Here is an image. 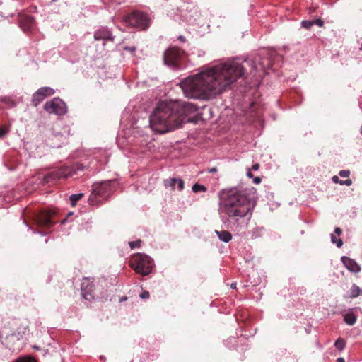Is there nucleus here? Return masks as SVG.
I'll list each match as a JSON object with an SVG mask.
<instances>
[{
  "label": "nucleus",
  "instance_id": "16",
  "mask_svg": "<svg viewBox=\"0 0 362 362\" xmlns=\"http://www.w3.org/2000/svg\"><path fill=\"white\" fill-rule=\"evenodd\" d=\"M163 184L165 187H170L173 190L175 189L176 185L177 188L180 192L184 189V182L180 178L166 179L163 181Z\"/></svg>",
  "mask_w": 362,
  "mask_h": 362
},
{
  "label": "nucleus",
  "instance_id": "40",
  "mask_svg": "<svg viewBox=\"0 0 362 362\" xmlns=\"http://www.w3.org/2000/svg\"><path fill=\"white\" fill-rule=\"evenodd\" d=\"M332 181L334 182V183H339L340 184V182H341L342 180H339V177L337 176H333L332 177Z\"/></svg>",
  "mask_w": 362,
  "mask_h": 362
},
{
  "label": "nucleus",
  "instance_id": "10",
  "mask_svg": "<svg viewBox=\"0 0 362 362\" xmlns=\"http://www.w3.org/2000/svg\"><path fill=\"white\" fill-rule=\"evenodd\" d=\"M184 54L185 52L178 47H170L164 52V63L168 66H173L176 65L178 60L181 59Z\"/></svg>",
  "mask_w": 362,
  "mask_h": 362
},
{
  "label": "nucleus",
  "instance_id": "7",
  "mask_svg": "<svg viewBox=\"0 0 362 362\" xmlns=\"http://www.w3.org/2000/svg\"><path fill=\"white\" fill-rule=\"evenodd\" d=\"M126 25L139 30H146L151 23L148 15L144 12L134 11L128 14L124 19Z\"/></svg>",
  "mask_w": 362,
  "mask_h": 362
},
{
  "label": "nucleus",
  "instance_id": "14",
  "mask_svg": "<svg viewBox=\"0 0 362 362\" xmlns=\"http://www.w3.org/2000/svg\"><path fill=\"white\" fill-rule=\"evenodd\" d=\"M81 294L83 298L87 300L93 299L95 296L94 284L88 279H85L81 283Z\"/></svg>",
  "mask_w": 362,
  "mask_h": 362
},
{
  "label": "nucleus",
  "instance_id": "9",
  "mask_svg": "<svg viewBox=\"0 0 362 362\" xmlns=\"http://www.w3.org/2000/svg\"><path fill=\"white\" fill-rule=\"evenodd\" d=\"M177 104L175 113L180 118H183L184 122H187V117L197 111V107L192 103L187 102L174 101Z\"/></svg>",
  "mask_w": 362,
  "mask_h": 362
},
{
  "label": "nucleus",
  "instance_id": "2",
  "mask_svg": "<svg viewBox=\"0 0 362 362\" xmlns=\"http://www.w3.org/2000/svg\"><path fill=\"white\" fill-rule=\"evenodd\" d=\"M221 209L227 215L228 228L235 232L245 229L250 221L253 204L244 190L233 187L220 194Z\"/></svg>",
  "mask_w": 362,
  "mask_h": 362
},
{
  "label": "nucleus",
  "instance_id": "33",
  "mask_svg": "<svg viewBox=\"0 0 362 362\" xmlns=\"http://www.w3.org/2000/svg\"><path fill=\"white\" fill-rule=\"evenodd\" d=\"M26 332L27 327H23L22 332L18 331L16 333H15V335H16L18 339H20L23 337V336L25 334Z\"/></svg>",
  "mask_w": 362,
  "mask_h": 362
},
{
  "label": "nucleus",
  "instance_id": "46",
  "mask_svg": "<svg viewBox=\"0 0 362 362\" xmlns=\"http://www.w3.org/2000/svg\"><path fill=\"white\" fill-rule=\"evenodd\" d=\"M231 288H236V283H233V284H231Z\"/></svg>",
  "mask_w": 362,
  "mask_h": 362
},
{
  "label": "nucleus",
  "instance_id": "20",
  "mask_svg": "<svg viewBox=\"0 0 362 362\" xmlns=\"http://www.w3.org/2000/svg\"><path fill=\"white\" fill-rule=\"evenodd\" d=\"M57 139L59 141H60V143L59 144H53L52 146L54 148H60L62 146V144L65 143L66 141V136L60 132L53 134V139Z\"/></svg>",
  "mask_w": 362,
  "mask_h": 362
},
{
  "label": "nucleus",
  "instance_id": "42",
  "mask_svg": "<svg viewBox=\"0 0 362 362\" xmlns=\"http://www.w3.org/2000/svg\"><path fill=\"white\" fill-rule=\"evenodd\" d=\"M252 170L250 169H249L247 172V176L250 178H253L254 177V175L251 172Z\"/></svg>",
  "mask_w": 362,
  "mask_h": 362
},
{
  "label": "nucleus",
  "instance_id": "37",
  "mask_svg": "<svg viewBox=\"0 0 362 362\" xmlns=\"http://www.w3.org/2000/svg\"><path fill=\"white\" fill-rule=\"evenodd\" d=\"M351 184H352V182L349 179L346 180H342L341 182H340V185H345L346 186H350Z\"/></svg>",
  "mask_w": 362,
  "mask_h": 362
},
{
  "label": "nucleus",
  "instance_id": "17",
  "mask_svg": "<svg viewBox=\"0 0 362 362\" xmlns=\"http://www.w3.org/2000/svg\"><path fill=\"white\" fill-rule=\"evenodd\" d=\"M34 23V18L31 16H26L21 19L19 25L24 32H28L33 28Z\"/></svg>",
  "mask_w": 362,
  "mask_h": 362
},
{
  "label": "nucleus",
  "instance_id": "15",
  "mask_svg": "<svg viewBox=\"0 0 362 362\" xmlns=\"http://www.w3.org/2000/svg\"><path fill=\"white\" fill-rule=\"evenodd\" d=\"M344 267L351 272L353 273H358L361 271L360 266L356 263V262L346 256H343L341 259Z\"/></svg>",
  "mask_w": 362,
  "mask_h": 362
},
{
  "label": "nucleus",
  "instance_id": "26",
  "mask_svg": "<svg viewBox=\"0 0 362 362\" xmlns=\"http://www.w3.org/2000/svg\"><path fill=\"white\" fill-rule=\"evenodd\" d=\"M331 240L332 243L336 244L337 247L339 248L341 247L343 245L342 240L340 238L337 239L334 234H331Z\"/></svg>",
  "mask_w": 362,
  "mask_h": 362
},
{
  "label": "nucleus",
  "instance_id": "6",
  "mask_svg": "<svg viewBox=\"0 0 362 362\" xmlns=\"http://www.w3.org/2000/svg\"><path fill=\"white\" fill-rule=\"evenodd\" d=\"M154 266L153 260L146 254L139 253L134 255L131 260V267L138 274L142 276L151 273Z\"/></svg>",
  "mask_w": 362,
  "mask_h": 362
},
{
  "label": "nucleus",
  "instance_id": "13",
  "mask_svg": "<svg viewBox=\"0 0 362 362\" xmlns=\"http://www.w3.org/2000/svg\"><path fill=\"white\" fill-rule=\"evenodd\" d=\"M36 223L40 227L51 228L56 221L53 220L52 215L49 211H42L36 216Z\"/></svg>",
  "mask_w": 362,
  "mask_h": 362
},
{
  "label": "nucleus",
  "instance_id": "43",
  "mask_svg": "<svg viewBox=\"0 0 362 362\" xmlns=\"http://www.w3.org/2000/svg\"><path fill=\"white\" fill-rule=\"evenodd\" d=\"M216 171H217L216 168H210V169H209V170H208V172H209V173H216Z\"/></svg>",
  "mask_w": 362,
  "mask_h": 362
},
{
  "label": "nucleus",
  "instance_id": "34",
  "mask_svg": "<svg viewBox=\"0 0 362 362\" xmlns=\"http://www.w3.org/2000/svg\"><path fill=\"white\" fill-rule=\"evenodd\" d=\"M150 296L149 292L147 291H144L139 294V297L141 299H148Z\"/></svg>",
  "mask_w": 362,
  "mask_h": 362
},
{
  "label": "nucleus",
  "instance_id": "39",
  "mask_svg": "<svg viewBox=\"0 0 362 362\" xmlns=\"http://www.w3.org/2000/svg\"><path fill=\"white\" fill-rule=\"evenodd\" d=\"M253 182L256 185L259 184L261 182V178L259 177H254Z\"/></svg>",
  "mask_w": 362,
  "mask_h": 362
},
{
  "label": "nucleus",
  "instance_id": "31",
  "mask_svg": "<svg viewBox=\"0 0 362 362\" xmlns=\"http://www.w3.org/2000/svg\"><path fill=\"white\" fill-rule=\"evenodd\" d=\"M9 132L8 128L6 127H1L0 128V139L3 138Z\"/></svg>",
  "mask_w": 362,
  "mask_h": 362
},
{
  "label": "nucleus",
  "instance_id": "21",
  "mask_svg": "<svg viewBox=\"0 0 362 362\" xmlns=\"http://www.w3.org/2000/svg\"><path fill=\"white\" fill-rule=\"evenodd\" d=\"M344 322L349 325H354L356 322V316L352 313L349 312L344 315Z\"/></svg>",
  "mask_w": 362,
  "mask_h": 362
},
{
  "label": "nucleus",
  "instance_id": "1",
  "mask_svg": "<svg viewBox=\"0 0 362 362\" xmlns=\"http://www.w3.org/2000/svg\"><path fill=\"white\" fill-rule=\"evenodd\" d=\"M270 66L269 61L265 64L260 56L248 58L243 63L228 59L211 66L201 67L198 74L183 79L180 85L186 97L209 100L226 90L238 79L245 77L247 67L250 73L253 74Z\"/></svg>",
  "mask_w": 362,
  "mask_h": 362
},
{
  "label": "nucleus",
  "instance_id": "11",
  "mask_svg": "<svg viewBox=\"0 0 362 362\" xmlns=\"http://www.w3.org/2000/svg\"><path fill=\"white\" fill-rule=\"evenodd\" d=\"M93 37L96 41H102L103 45L108 42H114L115 40L112 30L105 26H101L96 29L94 31Z\"/></svg>",
  "mask_w": 362,
  "mask_h": 362
},
{
  "label": "nucleus",
  "instance_id": "32",
  "mask_svg": "<svg viewBox=\"0 0 362 362\" xmlns=\"http://www.w3.org/2000/svg\"><path fill=\"white\" fill-rule=\"evenodd\" d=\"M339 175L341 177H349L350 175V171L346 170H342L339 173Z\"/></svg>",
  "mask_w": 362,
  "mask_h": 362
},
{
  "label": "nucleus",
  "instance_id": "30",
  "mask_svg": "<svg viewBox=\"0 0 362 362\" xmlns=\"http://www.w3.org/2000/svg\"><path fill=\"white\" fill-rule=\"evenodd\" d=\"M263 228H255L254 230H252L251 231V237L252 238H257L259 235V232L262 230Z\"/></svg>",
  "mask_w": 362,
  "mask_h": 362
},
{
  "label": "nucleus",
  "instance_id": "4",
  "mask_svg": "<svg viewBox=\"0 0 362 362\" xmlns=\"http://www.w3.org/2000/svg\"><path fill=\"white\" fill-rule=\"evenodd\" d=\"M86 168H90L91 170L93 168L90 165L86 166L83 163L78 162L74 163L71 165L63 166L43 175L42 182L44 185L49 184L62 178L71 177L78 171L83 170Z\"/></svg>",
  "mask_w": 362,
  "mask_h": 362
},
{
  "label": "nucleus",
  "instance_id": "18",
  "mask_svg": "<svg viewBox=\"0 0 362 362\" xmlns=\"http://www.w3.org/2000/svg\"><path fill=\"white\" fill-rule=\"evenodd\" d=\"M215 233L217 234L218 238L224 243H228L232 239V235L227 230H216Z\"/></svg>",
  "mask_w": 362,
  "mask_h": 362
},
{
  "label": "nucleus",
  "instance_id": "28",
  "mask_svg": "<svg viewBox=\"0 0 362 362\" xmlns=\"http://www.w3.org/2000/svg\"><path fill=\"white\" fill-rule=\"evenodd\" d=\"M15 362H36L35 358L30 356L20 357Z\"/></svg>",
  "mask_w": 362,
  "mask_h": 362
},
{
  "label": "nucleus",
  "instance_id": "38",
  "mask_svg": "<svg viewBox=\"0 0 362 362\" xmlns=\"http://www.w3.org/2000/svg\"><path fill=\"white\" fill-rule=\"evenodd\" d=\"M259 168V163H255L252 165V168H251V170H254V171H256V170H258Z\"/></svg>",
  "mask_w": 362,
  "mask_h": 362
},
{
  "label": "nucleus",
  "instance_id": "36",
  "mask_svg": "<svg viewBox=\"0 0 362 362\" xmlns=\"http://www.w3.org/2000/svg\"><path fill=\"white\" fill-rule=\"evenodd\" d=\"M124 49L131 53H134L136 51V47L134 46L125 47Z\"/></svg>",
  "mask_w": 362,
  "mask_h": 362
},
{
  "label": "nucleus",
  "instance_id": "12",
  "mask_svg": "<svg viewBox=\"0 0 362 362\" xmlns=\"http://www.w3.org/2000/svg\"><path fill=\"white\" fill-rule=\"evenodd\" d=\"M54 93V89L50 87H42L39 88L33 95V104L35 106L38 105L46 97L50 96Z\"/></svg>",
  "mask_w": 362,
  "mask_h": 362
},
{
  "label": "nucleus",
  "instance_id": "19",
  "mask_svg": "<svg viewBox=\"0 0 362 362\" xmlns=\"http://www.w3.org/2000/svg\"><path fill=\"white\" fill-rule=\"evenodd\" d=\"M360 295L362 296V289L356 284H354L349 290V298H354Z\"/></svg>",
  "mask_w": 362,
  "mask_h": 362
},
{
  "label": "nucleus",
  "instance_id": "41",
  "mask_svg": "<svg viewBox=\"0 0 362 362\" xmlns=\"http://www.w3.org/2000/svg\"><path fill=\"white\" fill-rule=\"evenodd\" d=\"M334 233L337 235H340L342 233V230L341 228H336L335 230H334Z\"/></svg>",
  "mask_w": 362,
  "mask_h": 362
},
{
  "label": "nucleus",
  "instance_id": "47",
  "mask_svg": "<svg viewBox=\"0 0 362 362\" xmlns=\"http://www.w3.org/2000/svg\"><path fill=\"white\" fill-rule=\"evenodd\" d=\"M360 132L362 134V126L361 127Z\"/></svg>",
  "mask_w": 362,
  "mask_h": 362
},
{
  "label": "nucleus",
  "instance_id": "35",
  "mask_svg": "<svg viewBox=\"0 0 362 362\" xmlns=\"http://www.w3.org/2000/svg\"><path fill=\"white\" fill-rule=\"evenodd\" d=\"M317 25L319 27H322L324 25V21L322 19H316L313 20V25Z\"/></svg>",
  "mask_w": 362,
  "mask_h": 362
},
{
  "label": "nucleus",
  "instance_id": "23",
  "mask_svg": "<svg viewBox=\"0 0 362 362\" xmlns=\"http://www.w3.org/2000/svg\"><path fill=\"white\" fill-rule=\"evenodd\" d=\"M83 196V193H78V194H73L70 196L69 200L71 202V205H75L76 203L80 200L82 197Z\"/></svg>",
  "mask_w": 362,
  "mask_h": 362
},
{
  "label": "nucleus",
  "instance_id": "8",
  "mask_svg": "<svg viewBox=\"0 0 362 362\" xmlns=\"http://www.w3.org/2000/svg\"><path fill=\"white\" fill-rule=\"evenodd\" d=\"M44 109L50 114L64 115L67 112L66 103L59 98H54L44 105Z\"/></svg>",
  "mask_w": 362,
  "mask_h": 362
},
{
  "label": "nucleus",
  "instance_id": "25",
  "mask_svg": "<svg viewBox=\"0 0 362 362\" xmlns=\"http://www.w3.org/2000/svg\"><path fill=\"white\" fill-rule=\"evenodd\" d=\"M192 189L193 192L197 193L199 192H206L207 189L205 186L196 183L192 186Z\"/></svg>",
  "mask_w": 362,
  "mask_h": 362
},
{
  "label": "nucleus",
  "instance_id": "48",
  "mask_svg": "<svg viewBox=\"0 0 362 362\" xmlns=\"http://www.w3.org/2000/svg\"><path fill=\"white\" fill-rule=\"evenodd\" d=\"M361 49H362V43H361Z\"/></svg>",
  "mask_w": 362,
  "mask_h": 362
},
{
  "label": "nucleus",
  "instance_id": "27",
  "mask_svg": "<svg viewBox=\"0 0 362 362\" xmlns=\"http://www.w3.org/2000/svg\"><path fill=\"white\" fill-rule=\"evenodd\" d=\"M313 26V21H301V27L305 28L306 30H310Z\"/></svg>",
  "mask_w": 362,
  "mask_h": 362
},
{
  "label": "nucleus",
  "instance_id": "24",
  "mask_svg": "<svg viewBox=\"0 0 362 362\" xmlns=\"http://www.w3.org/2000/svg\"><path fill=\"white\" fill-rule=\"evenodd\" d=\"M345 346L346 342L341 338H338L334 343V346L336 347L337 349L339 351H342L345 348Z\"/></svg>",
  "mask_w": 362,
  "mask_h": 362
},
{
  "label": "nucleus",
  "instance_id": "44",
  "mask_svg": "<svg viewBox=\"0 0 362 362\" xmlns=\"http://www.w3.org/2000/svg\"><path fill=\"white\" fill-rule=\"evenodd\" d=\"M337 362H345V360L342 357H339L337 359Z\"/></svg>",
  "mask_w": 362,
  "mask_h": 362
},
{
  "label": "nucleus",
  "instance_id": "5",
  "mask_svg": "<svg viewBox=\"0 0 362 362\" xmlns=\"http://www.w3.org/2000/svg\"><path fill=\"white\" fill-rule=\"evenodd\" d=\"M117 182L114 180L95 182L92 185V192L88 199L90 205H95L100 202L99 198L105 199L117 187Z\"/></svg>",
  "mask_w": 362,
  "mask_h": 362
},
{
  "label": "nucleus",
  "instance_id": "3",
  "mask_svg": "<svg viewBox=\"0 0 362 362\" xmlns=\"http://www.w3.org/2000/svg\"><path fill=\"white\" fill-rule=\"evenodd\" d=\"M175 102L161 101L149 116V125L153 131L165 134L181 127L184 122L175 113Z\"/></svg>",
  "mask_w": 362,
  "mask_h": 362
},
{
  "label": "nucleus",
  "instance_id": "45",
  "mask_svg": "<svg viewBox=\"0 0 362 362\" xmlns=\"http://www.w3.org/2000/svg\"><path fill=\"white\" fill-rule=\"evenodd\" d=\"M178 40H180V41H182V42H185V37H184V36L180 35V36H179V37H178Z\"/></svg>",
  "mask_w": 362,
  "mask_h": 362
},
{
  "label": "nucleus",
  "instance_id": "29",
  "mask_svg": "<svg viewBox=\"0 0 362 362\" xmlns=\"http://www.w3.org/2000/svg\"><path fill=\"white\" fill-rule=\"evenodd\" d=\"M141 243V240H137L136 241L129 242V245L131 247V249H134L136 247H139Z\"/></svg>",
  "mask_w": 362,
  "mask_h": 362
},
{
  "label": "nucleus",
  "instance_id": "22",
  "mask_svg": "<svg viewBox=\"0 0 362 362\" xmlns=\"http://www.w3.org/2000/svg\"><path fill=\"white\" fill-rule=\"evenodd\" d=\"M98 153L103 156V158H99L98 156L96 155L97 153H95L94 158L98 160V162L101 163L102 164H105L107 162V156L106 152L103 151H99Z\"/></svg>",
  "mask_w": 362,
  "mask_h": 362
}]
</instances>
